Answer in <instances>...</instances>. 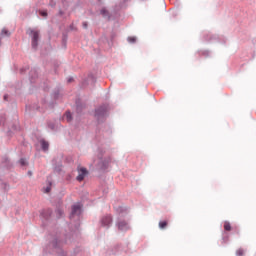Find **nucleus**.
I'll return each instance as SVG.
<instances>
[{"instance_id":"obj_1","label":"nucleus","mask_w":256,"mask_h":256,"mask_svg":"<svg viewBox=\"0 0 256 256\" xmlns=\"http://www.w3.org/2000/svg\"><path fill=\"white\" fill-rule=\"evenodd\" d=\"M29 35H32V47H33V49H37V45H39V31L30 30Z\"/></svg>"},{"instance_id":"obj_2","label":"nucleus","mask_w":256,"mask_h":256,"mask_svg":"<svg viewBox=\"0 0 256 256\" xmlns=\"http://www.w3.org/2000/svg\"><path fill=\"white\" fill-rule=\"evenodd\" d=\"M87 169L81 167L78 168V176H77V181H83V179H85V177H87Z\"/></svg>"},{"instance_id":"obj_3","label":"nucleus","mask_w":256,"mask_h":256,"mask_svg":"<svg viewBox=\"0 0 256 256\" xmlns=\"http://www.w3.org/2000/svg\"><path fill=\"white\" fill-rule=\"evenodd\" d=\"M117 227H118L119 231H129V229H130L129 224L123 220H121L117 223Z\"/></svg>"},{"instance_id":"obj_4","label":"nucleus","mask_w":256,"mask_h":256,"mask_svg":"<svg viewBox=\"0 0 256 256\" xmlns=\"http://www.w3.org/2000/svg\"><path fill=\"white\" fill-rule=\"evenodd\" d=\"M75 215H81V205L75 204L72 206L71 217H75Z\"/></svg>"},{"instance_id":"obj_5","label":"nucleus","mask_w":256,"mask_h":256,"mask_svg":"<svg viewBox=\"0 0 256 256\" xmlns=\"http://www.w3.org/2000/svg\"><path fill=\"white\" fill-rule=\"evenodd\" d=\"M111 223H113V218L111 216L107 215L104 218H102V225L104 227H109Z\"/></svg>"},{"instance_id":"obj_6","label":"nucleus","mask_w":256,"mask_h":256,"mask_svg":"<svg viewBox=\"0 0 256 256\" xmlns=\"http://www.w3.org/2000/svg\"><path fill=\"white\" fill-rule=\"evenodd\" d=\"M41 147L43 149V151H47L49 149V142L45 141V140H41Z\"/></svg>"},{"instance_id":"obj_7","label":"nucleus","mask_w":256,"mask_h":256,"mask_svg":"<svg viewBox=\"0 0 256 256\" xmlns=\"http://www.w3.org/2000/svg\"><path fill=\"white\" fill-rule=\"evenodd\" d=\"M159 228L160 229H166L167 228V221H160L159 222Z\"/></svg>"},{"instance_id":"obj_8","label":"nucleus","mask_w":256,"mask_h":256,"mask_svg":"<svg viewBox=\"0 0 256 256\" xmlns=\"http://www.w3.org/2000/svg\"><path fill=\"white\" fill-rule=\"evenodd\" d=\"M224 230L225 231H231V223L229 222H224Z\"/></svg>"},{"instance_id":"obj_9","label":"nucleus","mask_w":256,"mask_h":256,"mask_svg":"<svg viewBox=\"0 0 256 256\" xmlns=\"http://www.w3.org/2000/svg\"><path fill=\"white\" fill-rule=\"evenodd\" d=\"M65 119L68 121V123L72 121L73 117L71 116V112H66Z\"/></svg>"},{"instance_id":"obj_10","label":"nucleus","mask_w":256,"mask_h":256,"mask_svg":"<svg viewBox=\"0 0 256 256\" xmlns=\"http://www.w3.org/2000/svg\"><path fill=\"white\" fill-rule=\"evenodd\" d=\"M101 15H103V17H108L109 16V11H107V9L103 8L101 10Z\"/></svg>"},{"instance_id":"obj_11","label":"nucleus","mask_w":256,"mask_h":256,"mask_svg":"<svg viewBox=\"0 0 256 256\" xmlns=\"http://www.w3.org/2000/svg\"><path fill=\"white\" fill-rule=\"evenodd\" d=\"M128 41H129V43H135L137 41V37L130 36V37H128Z\"/></svg>"},{"instance_id":"obj_12","label":"nucleus","mask_w":256,"mask_h":256,"mask_svg":"<svg viewBox=\"0 0 256 256\" xmlns=\"http://www.w3.org/2000/svg\"><path fill=\"white\" fill-rule=\"evenodd\" d=\"M101 115H105V110L101 111V109L96 110V117H99Z\"/></svg>"},{"instance_id":"obj_13","label":"nucleus","mask_w":256,"mask_h":256,"mask_svg":"<svg viewBox=\"0 0 256 256\" xmlns=\"http://www.w3.org/2000/svg\"><path fill=\"white\" fill-rule=\"evenodd\" d=\"M244 253H245V251H244L243 249H238V250L236 251V255H237V256H243Z\"/></svg>"},{"instance_id":"obj_14","label":"nucleus","mask_w":256,"mask_h":256,"mask_svg":"<svg viewBox=\"0 0 256 256\" xmlns=\"http://www.w3.org/2000/svg\"><path fill=\"white\" fill-rule=\"evenodd\" d=\"M1 35H6V37H9V31L7 29H2Z\"/></svg>"},{"instance_id":"obj_15","label":"nucleus","mask_w":256,"mask_h":256,"mask_svg":"<svg viewBox=\"0 0 256 256\" xmlns=\"http://www.w3.org/2000/svg\"><path fill=\"white\" fill-rule=\"evenodd\" d=\"M20 165H22V167H25V165H27V160L25 159H20Z\"/></svg>"},{"instance_id":"obj_16","label":"nucleus","mask_w":256,"mask_h":256,"mask_svg":"<svg viewBox=\"0 0 256 256\" xmlns=\"http://www.w3.org/2000/svg\"><path fill=\"white\" fill-rule=\"evenodd\" d=\"M51 191V186H48L45 190V193H49Z\"/></svg>"},{"instance_id":"obj_17","label":"nucleus","mask_w":256,"mask_h":256,"mask_svg":"<svg viewBox=\"0 0 256 256\" xmlns=\"http://www.w3.org/2000/svg\"><path fill=\"white\" fill-rule=\"evenodd\" d=\"M42 17H47V12H41Z\"/></svg>"},{"instance_id":"obj_18","label":"nucleus","mask_w":256,"mask_h":256,"mask_svg":"<svg viewBox=\"0 0 256 256\" xmlns=\"http://www.w3.org/2000/svg\"><path fill=\"white\" fill-rule=\"evenodd\" d=\"M57 213L59 214V217H61V215H63V211L58 210Z\"/></svg>"},{"instance_id":"obj_19","label":"nucleus","mask_w":256,"mask_h":256,"mask_svg":"<svg viewBox=\"0 0 256 256\" xmlns=\"http://www.w3.org/2000/svg\"><path fill=\"white\" fill-rule=\"evenodd\" d=\"M84 29H87V22H83Z\"/></svg>"},{"instance_id":"obj_20","label":"nucleus","mask_w":256,"mask_h":256,"mask_svg":"<svg viewBox=\"0 0 256 256\" xmlns=\"http://www.w3.org/2000/svg\"><path fill=\"white\" fill-rule=\"evenodd\" d=\"M7 97H8L7 95H4V101H7Z\"/></svg>"},{"instance_id":"obj_21","label":"nucleus","mask_w":256,"mask_h":256,"mask_svg":"<svg viewBox=\"0 0 256 256\" xmlns=\"http://www.w3.org/2000/svg\"><path fill=\"white\" fill-rule=\"evenodd\" d=\"M28 174L31 176L32 175V173L31 172H28Z\"/></svg>"}]
</instances>
